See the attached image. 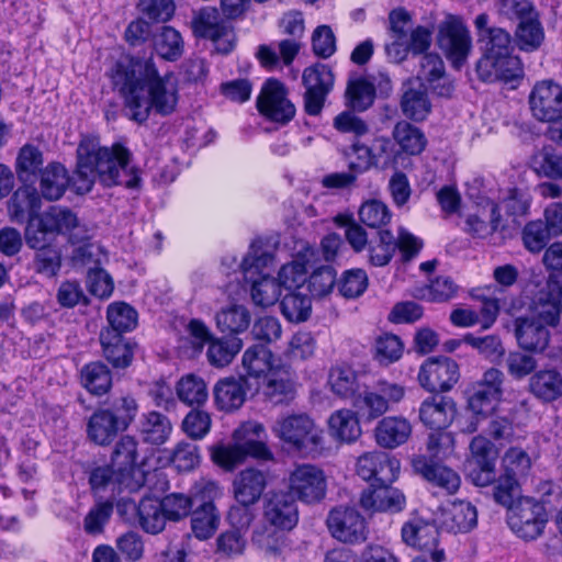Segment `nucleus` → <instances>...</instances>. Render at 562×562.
Returning <instances> with one entry per match:
<instances>
[{
    "mask_svg": "<svg viewBox=\"0 0 562 562\" xmlns=\"http://www.w3.org/2000/svg\"><path fill=\"white\" fill-rule=\"evenodd\" d=\"M499 394L488 391L484 386L473 385L468 398V408L471 417L461 425L462 432L472 434L479 429L480 423L487 417L493 409L494 402L498 401Z\"/></svg>",
    "mask_w": 562,
    "mask_h": 562,
    "instance_id": "nucleus-27",
    "label": "nucleus"
},
{
    "mask_svg": "<svg viewBox=\"0 0 562 562\" xmlns=\"http://www.w3.org/2000/svg\"><path fill=\"white\" fill-rule=\"evenodd\" d=\"M502 465L503 475L519 482V479L527 475L530 470L531 461L524 450L510 448L505 452L502 459Z\"/></svg>",
    "mask_w": 562,
    "mask_h": 562,
    "instance_id": "nucleus-61",
    "label": "nucleus"
},
{
    "mask_svg": "<svg viewBox=\"0 0 562 562\" xmlns=\"http://www.w3.org/2000/svg\"><path fill=\"white\" fill-rule=\"evenodd\" d=\"M137 442L131 436H123L116 443L111 464L121 471L119 481L128 487L130 492L137 491L144 483L140 471L135 469Z\"/></svg>",
    "mask_w": 562,
    "mask_h": 562,
    "instance_id": "nucleus-15",
    "label": "nucleus"
},
{
    "mask_svg": "<svg viewBox=\"0 0 562 562\" xmlns=\"http://www.w3.org/2000/svg\"><path fill=\"white\" fill-rule=\"evenodd\" d=\"M412 467L417 474L448 495L454 494L460 487L461 480L456 471L425 456L414 457Z\"/></svg>",
    "mask_w": 562,
    "mask_h": 562,
    "instance_id": "nucleus-17",
    "label": "nucleus"
},
{
    "mask_svg": "<svg viewBox=\"0 0 562 562\" xmlns=\"http://www.w3.org/2000/svg\"><path fill=\"white\" fill-rule=\"evenodd\" d=\"M530 105L562 104V86L553 79H544L536 82L530 94Z\"/></svg>",
    "mask_w": 562,
    "mask_h": 562,
    "instance_id": "nucleus-59",
    "label": "nucleus"
},
{
    "mask_svg": "<svg viewBox=\"0 0 562 562\" xmlns=\"http://www.w3.org/2000/svg\"><path fill=\"white\" fill-rule=\"evenodd\" d=\"M481 40L485 43L484 56L477 64V72L483 80L509 81L520 76L519 60L510 53V36L505 30H486V36Z\"/></svg>",
    "mask_w": 562,
    "mask_h": 562,
    "instance_id": "nucleus-4",
    "label": "nucleus"
},
{
    "mask_svg": "<svg viewBox=\"0 0 562 562\" xmlns=\"http://www.w3.org/2000/svg\"><path fill=\"white\" fill-rule=\"evenodd\" d=\"M168 460L182 472L191 471L200 463V452L196 445L181 441L172 450L166 451Z\"/></svg>",
    "mask_w": 562,
    "mask_h": 562,
    "instance_id": "nucleus-58",
    "label": "nucleus"
},
{
    "mask_svg": "<svg viewBox=\"0 0 562 562\" xmlns=\"http://www.w3.org/2000/svg\"><path fill=\"white\" fill-rule=\"evenodd\" d=\"M327 527L330 535L345 543H358L367 538L364 518L352 507H336L327 517Z\"/></svg>",
    "mask_w": 562,
    "mask_h": 562,
    "instance_id": "nucleus-12",
    "label": "nucleus"
},
{
    "mask_svg": "<svg viewBox=\"0 0 562 562\" xmlns=\"http://www.w3.org/2000/svg\"><path fill=\"white\" fill-rule=\"evenodd\" d=\"M100 341L103 355L109 362L116 368L130 366L133 351L121 334L115 330H102Z\"/></svg>",
    "mask_w": 562,
    "mask_h": 562,
    "instance_id": "nucleus-37",
    "label": "nucleus"
},
{
    "mask_svg": "<svg viewBox=\"0 0 562 562\" xmlns=\"http://www.w3.org/2000/svg\"><path fill=\"white\" fill-rule=\"evenodd\" d=\"M345 97L351 105L358 103L370 105L373 103L375 95L369 77L356 76L347 81Z\"/></svg>",
    "mask_w": 562,
    "mask_h": 562,
    "instance_id": "nucleus-64",
    "label": "nucleus"
},
{
    "mask_svg": "<svg viewBox=\"0 0 562 562\" xmlns=\"http://www.w3.org/2000/svg\"><path fill=\"white\" fill-rule=\"evenodd\" d=\"M44 225L56 234H68L72 243L86 240L88 232L80 225L77 215L67 209L50 207L44 213Z\"/></svg>",
    "mask_w": 562,
    "mask_h": 562,
    "instance_id": "nucleus-28",
    "label": "nucleus"
},
{
    "mask_svg": "<svg viewBox=\"0 0 562 562\" xmlns=\"http://www.w3.org/2000/svg\"><path fill=\"white\" fill-rule=\"evenodd\" d=\"M104 408L111 412L112 417L124 431L134 422L138 413V404L130 394L113 398L110 406Z\"/></svg>",
    "mask_w": 562,
    "mask_h": 562,
    "instance_id": "nucleus-62",
    "label": "nucleus"
},
{
    "mask_svg": "<svg viewBox=\"0 0 562 562\" xmlns=\"http://www.w3.org/2000/svg\"><path fill=\"white\" fill-rule=\"evenodd\" d=\"M528 389L538 400L553 402L562 396V374L557 369L539 370L530 376Z\"/></svg>",
    "mask_w": 562,
    "mask_h": 562,
    "instance_id": "nucleus-31",
    "label": "nucleus"
},
{
    "mask_svg": "<svg viewBox=\"0 0 562 562\" xmlns=\"http://www.w3.org/2000/svg\"><path fill=\"white\" fill-rule=\"evenodd\" d=\"M400 460L384 451L364 452L357 459L356 473L364 481L392 484L400 475Z\"/></svg>",
    "mask_w": 562,
    "mask_h": 562,
    "instance_id": "nucleus-10",
    "label": "nucleus"
},
{
    "mask_svg": "<svg viewBox=\"0 0 562 562\" xmlns=\"http://www.w3.org/2000/svg\"><path fill=\"white\" fill-rule=\"evenodd\" d=\"M530 167L538 177L562 179V155L550 146L542 147L532 155Z\"/></svg>",
    "mask_w": 562,
    "mask_h": 562,
    "instance_id": "nucleus-42",
    "label": "nucleus"
},
{
    "mask_svg": "<svg viewBox=\"0 0 562 562\" xmlns=\"http://www.w3.org/2000/svg\"><path fill=\"white\" fill-rule=\"evenodd\" d=\"M267 487V474L263 471L247 468L233 481V493L237 503L256 504Z\"/></svg>",
    "mask_w": 562,
    "mask_h": 562,
    "instance_id": "nucleus-26",
    "label": "nucleus"
},
{
    "mask_svg": "<svg viewBox=\"0 0 562 562\" xmlns=\"http://www.w3.org/2000/svg\"><path fill=\"white\" fill-rule=\"evenodd\" d=\"M173 430L170 419L156 411L142 415L138 424V431L144 442L161 446L166 443Z\"/></svg>",
    "mask_w": 562,
    "mask_h": 562,
    "instance_id": "nucleus-29",
    "label": "nucleus"
},
{
    "mask_svg": "<svg viewBox=\"0 0 562 562\" xmlns=\"http://www.w3.org/2000/svg\"><path fill=\"white\" fill-rule=\"evenodd\" d=\"M457 413L456 403L443 396H430L419 407L420 422L430 429H445L453 422Z\"/></svg>",
    "mask_w": 562,
    "mask_h": 562,
    "instance_id": "nucleus-24",
    "label": "nucleus"
},
{
    "mask_svg": "<svg viewBox=\"0 0 562 562\" xmlns=\"http://www.w3.org/2000/svg\"><path fill=\"white\" fill-rule=\"evenodd\" d=\"M457 285L449 277H437L428 285L416 289L415 296L430 302H446L457 293Z\"/></svg>",
    "mask_w": 562,
    "mask_h": 562,
    "instance_id": "nucleus-57",
    "label": "nucleus"
},
{
    "mask_svg": "<svg viewBox=\"0 0 562 562\" xmlns=\"http://www.w3.org/2000/svg\"><path fill=\"white\" fill-rule=\"evenodd\" d=\"M379 239V245L389 250L395 251L396 247H398L405 260H409L417 255L423 247L422 240L405 229H400L397 241H395L394 236L389 231H381Z\"/></svg>",
    "mask_w": 562,
    "mask_h": 562,
    "instance_id": "nucleus-50",
    "label": "nucleus"
},
{
    "mask_svg": "<svg viewBox=\"0 0 562 562\" xmlns=\"http://www.w3.org/2000/svg\"><path fill=\"white\" fill-rule=\"evenodd\" d=\"M507 521L518 537L533 540L542 533L548 514L542 503L525 496L509 507Z\"/></svg>",
    "mask_w": 562,
    "mask_h": 562,
    "instance_id": "nucleus-7",
    "label": "nucleus"
},
{
    "mask_svg": "<svg viewBox=\"0 0 562 562\" xmlns=\"http://www.w3.org/2000/svg\"><path fill=\"white\" fill-rule=\"evenodd\" d=\"M391 217L389 206L379 200H368L359 209L360 221L372 228L385 226Z\"/></svg>",
    "mask_w": 562,
    "mask_h": 562,
    "instance_id": "nucleus-63",
    "label": "nucleus"
},
{
    "mask_svg": "<svg viewBox=\"0 0 562 562\" xmlns=\"http://www.w3.org/2000/svg\"><path fill=\"white\" fill-rule=\"evenodd\" d=\"M288 488L292 497L304 503L319 502L326 494V476L318 467L310 463L295 465L288 475Z\"/></svg>",
    "mask_w": 562,
    "mask_h": 562,
    "instance_id": "nucleus-9",
    "label": "nucleus"
},
{
    "mask_svg": "<svg viewBox=\"0 0 562 562\" xmlns=\"http://www.w3.org/2000/svg\"><path fill=\"white\" fill-rule=\"evenodd\" d=\"M530 316L552 327L559 323L562 313V283L550 274L543 288L536 292L529 306Z\"/></svg>",
    "mask_w": 562,
    "mask_h": 562,
    "instance_id": "nucleus-13",
    "label": "nucleus"
},
{
    "mask_svg": "<svg viewBox=\"0 0 562 562\" xmlns=\"http://www.w3.org/2000/svg\"><path fill=\"white\" fill-rule=\"evenodd\" d=\"M263 517L276 530H291L299 520L295 501L286 493H273L265 504Z\"/></svg>",
    "mask_w": 562,
    "mask_h": 562,
    "instance_id": "nucleus-16",
    "label": "nucleus"
},
{
    "mask_svg": "<svg viewBox=\"0 0 562 562\" xmlns=\"http://www.w3.org/2000/svg\"><path fill=\"white\" fill-rule=\"evenodd\" d=\"M82 385L94 395H103L112 385L109 368L102 362H91L81 369Z\"/></svg>",
    "mask_w": 562,
    "mask_h": 562,
    "instance_id": "nucleus-44",
    "label": "nucleus"
},
{
    "mask_svg": "<svg viewBox=\"0 0 562 562\" xmlns=\"http://www.w3.org/2000/svg\"><path fill=\"white\" fill-rule=\"evenodd\" d=\"M281 312L289 322H305L312 313L311 297L300 292L292 291L281 301Z\"/></svg>",
    "mask_w": 562,
    "mask_h": 562,
    "instance_id": "nucleus-51",
    "label": "nucleus"
},
{
    "mask_svg": "<svg viewBox=\"0 0 562 562\" xmlns=\"http://www.w3.org/2000/svg\"><path fill=\"white\" fill-rule=\"evenodd\" d=\"M251 315L248 308L241 304L224 306L215 314L217 329L227 335L245 331L249 327Z\"/></svg>",
    "mask_w": 562,
    "mask_h": 562,
    "instance_id": "nucleus-36",
    "label": "nucleus"
},
{
    "mask_svg": "<svg viewBox=\"0 0 562 562\" xmlns=\"http://www.w3.org/2000/svg\"><path fill=\"white\" fill-rule=\"evenodd\" d=\"M366 108H348L334 119V127L344 134H352L356 137L363 136L369 131L361 110Z\"/></svg>",
    "mask_w": 562,
    "mask_h": 562,
    "instance_id": "nucleus-56",
    "label": "nucleus"
},
{
    "mask_svg": "<svg viewBox=\"0 0 562 562\" xmlns=\"http://www.w3.org/2000/svg\"><path fill=\"white\" fill-rule=\"evenodd\" d=\"M457 362L447 357H430L419 368L418 382L429 392H447L459 380Z\"/></svg>",
    "mask_w": 562,
    "mask_h": 562,
    "instance_id": "nucleus-11",
    "label": "nucleus"
},
{
    "mask_svg": "<svg viewBox=\"0 0 562 562\" xmlns=\"http://www.w3.org/2000/svg\"><path fill=\"white\" fill-rule=\"evenodd\" d=\"M550 325L532 317H518L515 321V336L519 347L524 350L541 353L550 341Z\"/></svg>",
    "mask_w": 562,
    "mask_h": 562,
    "instance_id": "nucleus-20",
    "label": "nucleus"
},
{
    "mask_svg": "<svg viewBox=\"0 0 562 562\" xmlns=\"http://www.w3.org/2000/svg\"><path fill=\"white\" fill-rule=\"evenodd\" d=\"M329 435L340 442L350 443L361 435V427L355 412L338 409L328 419Z\"/></svg>",
    "mask_w": 562,
    "mask_h": 562,
    "instance_id": "nucleus-35",
    "label": "nucleus"
},
{
    "mask_svg": "<svg viewBox=\"0 0 562 562\" xmlns=\"http://www.w3.org/2000/svg\"><path fill=\"white\" fill-rule=\"evenodd\" d=\"M263 394L273 403L282 404L292 401L295 396L294 383L289 373L279 369L271 372L262 383Z\"/></svg>",
    "mask_w": 562,
    "mask_h": 562,
    "instance_id": "nucleus-41",
    "label": "nucleus"
},
{
    "mask_svg": "<svg viewBox=\"0 0 562 562\" xmlns=\"http://www.w3.org/2000/svg\"><path fill=\"white\" fill-rule=\"evenodd\" d=\"M121 471L110 467H99L90 475V485L93 491L102 492L110 488L113 493L128 491V487L119 481Z\"/></svg>",
    "mask_w": 562,
    "mask_h": 562,
    "instance_id": "nucleus-60",
    "label": "nucleus"
},
{
    "mask_svg": "<svg viewBox=\"0 0 562 562\" xmlns=\"http://www.w3.org/2000/svg\"><path fill=\"white\" fill-rule=\"evenodd\" d=\"M69 180L68 172L63 165L49 164L40 175L38 187L42 196L48 201L60 199L69 184Z\"/></svg>",
    "mask_w": 562,
    "mask_h": 562,
    "instance_id": "nucleus-34",
    "label": "nucleus"
},
{
    "mask_svg": "<svg viewBox=\"0 0 562 562\" xmlns=\"http://www.w3.org/2000/svg\"><path fill=\"white\" fill-rule=\"evenodd\" d=\"M402 539L406 544L419 550L437 551L438 529L434 524L414 518L403 525Z\"/></svg>",
    "mask_w": 562,
    "mask_h": 562,
    "instance_id": "nucleus-30",
    "label": "nucleus"
},
{
    "mask_svg": "<svg viewBox=\"0 0 562 562\" xmlns=\"http://www.w3.org/2000/svg\"><path fill=\"white\" fill-rule=\"evenodd\" d=\"M392 134L394 140L400 146V150L389 158L385 165L394 169L398 167V159L402 154L417 156L426 148L427 138L424 133L406 121L396 123Z\"/></svg>",
    "mask_w": 562,
    "mask_h": 562,
    "instance_id": "nucleus-25",
    "label": "nucleus"
},
{
    "mask_svg": "<svg viewBox=\"0 0 562 562\" xmlns=\"http://www.w3.org/2000/svg\"><path fill=\"white\" fill-rule=\"evenodd\" d=\"M193 32L196 36L212 41L215 49L222 54L233 50L236 35L215 8L207 7L196 12L192 19Z\"/></svg>",
    "mask_w": 562,
    "mask_h": 562,
    "instance_id": "nucleus-8",
    "label": "nucleus"
},
{
    "mask_svg": "<svg viewBox=\"0 0 562 562\" xmlns=\"http://www.w3.org/2000/svg\"><path fill=\"white\" fill-rule=\"evenodd\" d=\"M273 255L259 243L251 244L249 251L241 261V270L245 279L269 274L265 272L273 263Z\"/></svg>",
    "mask_w": 562,
    "mask_h": 562,
    "instance_id": "nucleus-47",
    "label": "nucleus"
},
{
    "mask_svg": "<svg viewBox=\"0 0 562 562\" xmlns=\"http://www.w3.org/2000/svg\"><path fill=\"white\" fill-rule=\"evenodd\" d=\"M436 521L449 532H468L476 526L477 512L469 502H453L440 509Z\"/></svg>",
    "mask_w": 562,
    "mask_h": 562,
    "instance_id": "nucleus-21",
    "label": "nucleus"
},
{
    "mask_svg": "<svg viewBox=\"0 0 562 562\" xmlns=\"http://www.w3.org/2000/svg\"><path fill=\"white\" fill-rule=\"evenodd\" d=\"M436 42L451 65L459 69L472 50V38L467 25L456 15H447L438 25Z\"/></svg>",
    "mask_w": 562,
    "mask_h": 562,
    "instance_id": "nucleus-6",
    "label": "nucleus"
},
{
    "mask_svg": "<svg viewBox=\"0 0 562 562\" xmlns=\"http://www.w3.org/2000/svg\"><path fill=\"white\" fill-rule=\"evenodd\" d=\"M356 150L360 154L359 157L363 160L359 164L350 162V169L352 172H336L327 175L323 178L322 183L326 188H345L350 186L357 178V173H360L369 169L373 165V155L371 149L366 146L356 147Z\"/></svg>",
    "mask_w": 562,
    "mask_h": 562,
    "instance_id": "nucleus-43",
    "label": "nucleus"
},
{
    "mask_svg": "<svg viewBox=\"0 0 562 562\" xmlns=\"http://www.w3.org/2000/svg\"><path fill=\"white\" fill-rule=\"evenodd\" d=\"M106 318L111 327L105 330H115L122 335V333L135 328L137 323V313L128 304L116 302L109 305Z\"/></svg>",
    "mask_w": 562,
    "mask_h": 562,
    "instance_id": "nucleus-54",
    "label": "nucleus"
},
{
    "mask_svg": "<svg viewBox=\"0 0 562 562\" xmlns=\"http://www.w3.org/2000/svg\"><path fill=\"white\" fill-rule=\"evenodd\" d=\"M131 157V151L121 144L101 147L98 137H82L77 148L74 178L77 193L89 192L97 179L106 187L121 184L137 188L140 183L139 170L130 165Z\"/></svg>",
    "mask_w": 562,
    "mask_h": 562,
    "instance_id": "nucleus-1",
    "label": "nucleus"
},
{
    "mask_svg": "<svg viewBox=\"0 0 562 562\" xmlns=\"http://www.w3.org/2000/svg\"><path fill=\"white\" fill-rule=\"evenodd\" d=\"M41 209V198L35 188L24 186L19 188L8 204V212L13 222L22 223L33 217Z\"/></svg>",
    "mask_w": 562,
    "mask_h": 562,
    "instance_id": "nucleus-32",
    "label": "nucleus"
},
{
    "mask_svg": "<svg viewBox=\"0 0 562 562\" xmlns=\"http://www.w3.org/2000/svg\"><path fill=\"white\" fill-rule=\"evenodd\" d=\"M266 436L262 424L254 420L241 424L233 432L234 443L213 448V461L225 470H233L250 456L261 460L272 459V453L262 441Z\"/></svg>",
    "mask_w": 562,
    "mask_h": 562,
    "instance_id": "nucleus-3",
    "label": "nucleus"
},
{
    "mask_svg": "<svg viewBox=\"0 0 562 562\" xmlns=\"http://www.w3.org/2000/svg\"><path fill=\"white\" fill-rule=\"evenodd\" d=\"M413 427L403 416H386L376 424L373 436L376 445L384 449H395L408 441Z\"/></svg>",
    "mask_w": 562,
    "mask_h": 562,
    "instance_id": "nucleus-22",
    "label": "nucleus"
},
{
    "mask_svg": "<svg viewBox=\"0 0 562 562\" xmlns=\"http://www.w3.org/2000/svg\"><path fill=\"white\" fill-rule=\"evenodd\" d=\"M302 81L305 87L304 105H323L334 86V75L324 64H315L304 69Z\"/></svg>",
    "mask_w": 562,
    "mask_h": 562,
    "instance_id": "nucleus-19",
    "label": "nucleus"
},
{
    "mask_svg": "<svg viewBox=\"0 0 562 562\" xmlns=\"http://www.w3.org/2000/svg\"><path fill=\"white\" fill-rule=\"evenodd\" d=\"M246 280L251 282L250 294L256 305L262 307L271 306L280 299L282 289L276 278L262 274Z\"/></svg>",
    "mask_w": 562,
    "mask_h": 562,
    "instance_id": "nucleus-45",
    "label": "nucleus"
},
{
    "mask_svg": "<svg viewBox=\"0 0 562 562\" xmlns=\"http://www.w3.org/2000/svg\"><path fill=\"white\" fill-rule=\"evenodd\" d=\"M501 226L499 205L491 200H483L476 204L465 218V229L477 237H487Z\"/></svg>",
    "mask_w": 562,
    "mask_h": 562,
    "instance_id": "nucleus-23",
    "label": "nucleus"
},
{
    "mask_svg": "<svg viewBox=\"0 0 562 562\" xmlns=\"http://www.w3.org/2000/svg\"><path fill=\"white\" fill-rule=\"evenodd\" d=\"M496 452L493 443L484 436H475L470 442L469 476L477 486L494 481Z\"/></svg>",
    "mask_w": 562,
    "mask_h": 562,
    "instance_id": "nucleus-14",
    "label": "nucleus"
},
{
    "mask_svg": "<svg viewBox=\"0 0 562 562\" xmlns=\"http://www.w3.org/2000/svg\"><path fill=\"white\" fill-rule=\"evenodd\" d=\"M272 432L297 450H314L323 443L322 429L306 414L280 417L272 426Z\"/></svg>",
    "mask_w": 562,
    "mask_h": 562,
    "instance_id": "nucleus-5",
    "label": "nucleus"
},
{
    "mask_svg": "<svg viewBox=\"0 0 562 562\" xmlns=\"http://www.w3.org/2000/svg\"><path fill=\"white\" fill-rule=\"evenodd\" d=\"M215 403L218 409L233 412L243 406L246 400L244 382L236 379L221 380L214 389Z\"/></svg>",
    "mask_w": 562,
    "mask_h": 562,
    "instance_id": "nucleus-38",
    "label": "nucleus"
},
{
    "mask_svg": "<svg viewBox=\"0 0 562 562\" xmlns=\"http://www.w3.org/2000/svg\"><path fill=\"white\" fill-rule=\"evenodd\" d=\"M177 395L181 402L189 406L203 405L209 392L204 380L195 374H187L177 383Z\"/></svg>",
    "mask_w": 562,
    "mask_h": 562,
    "instance_id": "nucleus-46",
    "label": "nucleus"
},
{
    "mask_svg": "<svg viewBox=\"0 0 562 562\" xmlns=\"http://www.w3.org/2000/svg\"><path fill=\"white\" fill-rule=\"evenodd\" d=\"M391 484L379 483L364 490L360 497V504L368 512L397 513L404 509L406 498L404 494Z\"/></svg>",
    "mask_w": 562,
    "mask_h": 562,
    "instance_id": "nucleus-18",
    "label": "nucleus"
},
{
    "mask_svg": "<svg viewBox=\"0 0 562 562\" xmlns=\"http://www.w3.org/2000/svg\"><path fill=\"white\" fill-rule=\"evenodd\" d=\"M404 345L400 337L393 334L380 335L374 342L373 358L382 366L396 362L403 355Z\"/></svg>",
    "mask_w": 562,
    "mask_h": 562,
    "instance_id": "nucleus-55",
    "label": "nucleus"
},
{
    "mask_svg": "<svg viewBox=\"0 0 562 562\" xmlns=\"http://www.w3.org/2000/svg\"><path fill=\"white\" fill-rule=\"evenodd\" d=\"M156 53L164 59L173 61L183 53V41L180 33L170 26H164L154 37Z\"/></svg>",
    "mask_w": 562,
    "mask_h": 562,
    "instance_id": "nucleus-48",
    "label": "nucleus"
},
{
    "mask_svg": "<svg viewBox=\"0 0 562 562\" xmlns=\"http://www.w3.org/2000/svg\"><path fill=\"white\" fill-rule=\"evenodd\" d=\"M243 368L246 373L255 378H263L267 381L271 372L279 369L272 363V353L262 345L248 348L243 356Z\"/></svg>",
    "mask_w": 562,
    "mask_h": 562,
    "instance_id": "nucleus-39",
    "label": "nucleus"
},
{
    "mask_svg": "<svg viewBox=\"0 0 562 562\" xmlns=\"http://www.w3.org/2000/svg\"><path fill=\"white\" fill-rule=\"evenodd\" d=\"M138 520L140 527L149 533L156 535L164 530L167 517L159 501L144 498L138 505Z\"/></svg>",
    "mask_w": 562,
    "mask_h": 562,
    "instance_id": "nucleus-49",
    "label": "nucleus"
},
{
    "mask_svg": "<svg viewBox=\"0 0 562 562\" xmlns=\"http://www.w3.org/2000/svg\"><path fill=\"white\" fill-rule=\"evenodd\" d=\"M328 384L340 397H351L359 390L357 373L350 367H335L329 372Z\"/></svg>",
    "mask_w": 562,
    "mask_h": 562,
    "instance_id": "nucleus-52",
    "label": "nucleus"
},
{
    "mask_svg": "<svg viewBox=\"0 0 562 562\" xmlns=\"http://www.w3.org/2000/svg\"><path fill=\"white\" fill-rule=\"evenodd\" d=\"M355 406L364 420L372 422L384 415L390 408L387 401L381 393L370 390L364 391L355 400Z\"/></svg>",
    "mask_w": 562,
    "mask_h": 562,
    "instance_id": "nucleus-53",
    "label": "nucleus"
},
{
    "mask_svg": "<svg viewBox=\"0 0 562 562\" xmlns=\"http://www.w3.org/2000/svg\"><path fill=\"white\" fill-rule=\"evenodd\" d=\"M220 513L213 502H204L191 516V530L199 540L210 539L218 528Z\"/></svg>",
    "mask_w": 562,
    "mask_h": 562,
    "instance_id": "nucleus-40",
    "label": "nucleus"
},
{
    "mask_svg": "<svg viewBox=\"0 0 562 562\" xmlns=\"http://www.w3.org/2000/svg\"><path fill=\"white\" fill-rule=\"evenodd\" d=\"M88 437L100 446L111 443L124 430L105 408L97 409L88 422Z\"/></svg>",
    "mask_w": 562,
    "mask_h": 562,
    "instance_id": "nucleus-33",
    "label": "nucleus"
},
{
    "mask_svg": "<svg viewBox=\"0 0 562 562\" xmlns=\"http://www.w3.org/2000/svg\"><path fill=\"white\" fill-rule=\"evenodd\" d=\"M111 79L117 91L134 105L148 100L150 105H175L177 99V81L171 75L164 78L151 58L142 61L133 57H123L116 61Z\"/></svg>",
    "mask_w": 562,
    "mask_h": 562,
    "instance_id": "nucleus-2",
    "label": "nucleus"
}]
</instances>
